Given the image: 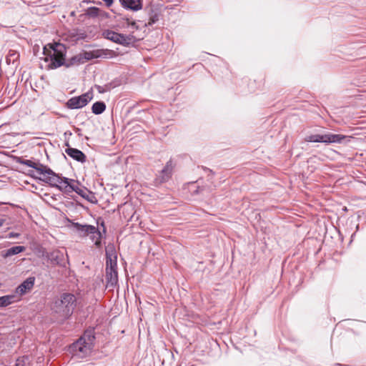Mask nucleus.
I'll list each match as a JSON object with an SVG mask.
<instances>
[{"label": "nucleus", "mask_w": 366, "mask_h": 366, "mask_svg": "<svg viewBox=\"0 0 366 366\" xmlns=\"http://www.w3.org/2000/svg\"><path fill=\"white\" fill-rule=\"evenodd\" d=\"M73 227L80 237H86L89 234L95 232V227L89 224H81L79 222H73Z\"/></svg>", "instance_id": "nucleus-11"}, {"label": "nucleus", "mask_w": 366, "mask_h": 366, "mask_svg": "<svg viewBox=\"0 0 366 366\" xmlns=\"http://www.w3.org/2000/svg\"><path fill=\"white\" fill-rule=\"evenodd\" d=\"M173 171L172 161L170 159L164 167L162 169L159 174L155 178V184H160L164 183L171 178Z\"/></svg>", "instance_id": "nucleus-9"}, {"label": "nucleus", "mask_w": 366, "mask_h": 366, "mask_svg": "<svg viewBox=\"0 0 366 366\" xmlns=\"http://www.w3.org/2000/svg\"><path fill=\"white\" fill-rule=\"evenodd\" d=\"M66 52V47L60 43L48 44L44 46L42 59L47 63L45 69H54L64 65Z\"/></svg>", "instance_id": "nucleus-1"}, {"label": "nucleus", "mask_w": 366, "mask_h": 366, "mask_svg": "<svg viewBox=\"0 0 366 366\" xmlns=\"http://www.w3.org/2000/svg\"><path fill=\"white\" fill-rule=\"evenodd\" d=\"M102 36L105 39L110 40L112 42L123 46H128L130 44L135 41V37L132 34L126 35L123 34H119L109 29L104 31L102 33Z\"/></svg>", "instance_id": "nucleus-6"}, {"label": "nucleus", "mask_w": 366, "mask_h": 366, "mask_svg": "<svg viewBox=\"0 0 366 366\" xmlns=\"http://www.w3.org/2000/svg\"><path fill=\"white\" fill-rule=\"evenodd\" d=\"M121 5L127 9L138 11L142 8V0H119Z\"/></svg>", "instance_id": "nucleus-16"}, {"label": "nucleus", "mask_w": 366, "mask_h": 366, "mask_svg": "<svg viewBox=\"0 0 366 366\" xmlns=\"http://www.w3.org/2000/svg\"><path fill=\"white\" fill-rule=\"evenodd\" d=\"M29 365V358L26 357H22L18 358L16 361L14 366H28Z\"/></svg>", "instance_id": "nucleus-24"}, {"label": "nucleus", "mask_w": 366, "mask_h": 366, "mask_svg": "<svg viewBox=\"0 0 366 366\" xmlns=\"http://www.w3.org/2000/svg\"><path fill=\"white\" fill-rule=\"evenodd\" d=\"M47 180V184L57 188L64 193L69 194L75 192L83 198H86V191L84 189L79 187L78 181L66 177H61L56 173Z\"/></svg>", "instance_id": "nucleus-2"}, {"label": "nucleus", "mask_w": 366, "mask_h": 366, "mask_svg": "<svg viewBox=\"0 0 366 366\" xmlns=\"http://www.w3.org/2000/svg\"><path fill=\"white\" fill-rule=\"evenodd\" d=\"M123 21L127 24V26H131L132 29H138V26L135 21H131L129 19H123Z\"/></svg>", "instance_id": "nucleus-26"}, {"label": "nucleus", "mask_w": 366, "mask_h": 366, "mask_svg": "<svg viewBox=\"0 0 366 366\" xmlns=\"http://www.w3.org/2000/svg\"><path fill=\"white\" fill-rule=\"evenodd\" d=\"M25 249L26 247L24 246H14L6 250L1 251V256L4 258H7L9 257L23 252L25 251Z\"/></svg>", "instance_id": "nucleus-17"}, {"label": "nucleus", "mask_w": 366, "mask_h": 366, "mask_svg": "<svg viewBox=\"0 0 366 366\" xmlns=\"http://www.w3.org/2000/svg\"><path fill=\"white\" fill-rule=\"evenodd\" d=\"M106 280L107 287H114L118 282L117 268H106Z\"/></svg>", "instance_id": "nucleus-14"}, {"label": "nucleus", "mask_w": 366, "mask_h": 366, "mask_svg": "<svg viewBox=\"0 0 366 366\" xmlns=\"http://www.w3.org/2000/svg\"><path fill=\"white\" fill-rule=\"evenodd\" d=\"M20 301L19 295L15 292L0 297V307H7L13 303Z\"/></svg>", "instance_id": "nucleus-15"}, {"label": "nucleus", "mask_w": 366, "mask_h": 366, "mask_svg": "<svg viewBox=\"0 0 366 366\" xmlns=\"http://www.w3.org/2000/svg\"><path fill=\"white\" fill-rule=\"evenodd\" d=\"M4 219H0V227H1L4 224Z\"/></svg>", "instance_id": "nucleus-31"}, {"label": "nucleus", "mask_w": 366, "mask_h": 366, "mask_svg": "<svg viewBox=\"0 0 366 366\" xmlns=\"http://www.w3.org/2000/svg\"><path fill=\"white\" fill-rule=\"evenodd\" d=\"M92 93L89 92L78 97H71L66 102V107L71 109L82 108L92 99Z\"/></svg>", "instance_id": "nucleus-8"}, {"label": "nucleus", "mask_w": 366, "mask_h": 366, "mask_svg": "<svg viewBox=\"0 0 366 366\" xmlns=\"http://www.w3.org/2000/svg\"><path fill=\"white\" fill-rule=\"evenodd\" d=\"M76 297L70 293H64L56 300L52 306V311L62 319L68 318L72 313L76 305Z\"/></svg>", "instance_id": "nucleus-4"}, {"label": "nucleus", "mask_w": 366, "mask_h": 366, "mask_svg": "<svg viewBox=\"0 0 366 366\" xmlns=\"http://www.w3.org/2000/svg\"><path fill=\"white\" fill-rule=\"evenodd\" d=\"M17 236H19L18 234H14L13 232L10 233V234H9L10 237H17Z\"/></svg>", "instance_id": "nucleus-30"}, {"label": "nucleus", "mask_w": 366, "mask_h": 366, "mask_svg": "<svg viewBox=\"0 0 366 366\" xmlns=\"http://www.w3.org/2000/svg\"><path fill=\"white\" fill-rule=\"evenodd\" d=\"M343 134H312L307 136L305 138L306 142H322L326 144L330 143H342L343 140L350 138Z\"/></svg>", "instance_id": "nucleus-5"}, {"label": "nucleus", "mask_w": 366, "mask_h": 366, "mask_svg": "<svg viewBox=\"0 0 366 366\" xmlns=\"http://www.w3.org/2000/svg\"><path fill=\"white\" fill-rule=\"evenodd\" d=\"M106 109V104L103 102H96L92 107V111L95 114H101Z\"/></svg>", "instance_id": "nucleus-21"}, {"label": "nucleus", "mask_w": 366, "mask_h": 366, "mask_svg": "<svg viewBox=\"0 0 366 366\" xmlns=\"http://www.w3.org/2000/svg\"><path fill=\"white\" fill-rule=\"evenodd\" d=\"M106 257L117 258L115 248L113 244H109L106 247Z\"/></svg>", "instance_id": "nucleus-22"}, {"label": "nucleus", "mask_w": 366, "mask_h": 366, "mask_svg": "<svg viewBox=\"0 0 366 366\" xmlns=\"http://www.w3.org/2000/svg\"><path fill=\"white\" fill-rule=\"evenodd\" d=\"M44 256L53 265H63L64 261V255L60 250L56 249L50 252H46Z\"/></svg>", "instance_id": "nucleus-10"}, {"label": "nucleus", "mask_w": 366, "mask_h": 366, "mask_svg": "<svg viewBox=\"0 0 366 366\" xmlns=\"http://www.w3.org/2000/svg\"><path fill=\"white\" fill-rule=\"evenodd\" d=\"M34 280V277H29L16 287L14 292L19 295L20 299L23 295L33 288Z\"/></svg>", "instance_id": "nucleus-12"}, {"label": "nucleus", "mask_w": 366, "mask_h": 366, "mask_svg": "<svg viewBox=\"0 0 366 366\" xmlns=\"http://www.w3.org/2000/svg\"><path fill=\"white\" fill-rule=\"evenodd\" d=\"M95 232L89 234L90 239L94 242L97 247L99 248L102 246V234L97 227H95Z\"/></svg>", "instance_id": "nucleus-20"}, {"label": "nucleus", "mask_w": 366, "mask_h": 366, "mask_svg": "<svg viewBox=\"0 0 366 366\" xmlns=\"http://www.w3.org/2000/svg\"><path fill=\"white\" fill-rule=\"evenodd\" d=\"M102 227H104V222H102ZM103 232H104V233H105V232H106V229H105V227H104V229H103Z\"/></svg>", "instance_id": "nucleus-32"}, {"label": "nucleus", "mask_w": 366, "mask_h": 366, "mask_svg": "<svg viewBox=\"0 0 366 366\" xmlns=\"http://www.w3.org/2000/svg\"><path fill=\"white\" fill-rule=\"evenodd\" d=\"M20 54L18 51L10 49L6 56V62L7 64H14L19 59Z\"/></svg>", "instance_id": "nucleus-18"}, {"label": "nucleus", "mask_w": 366, "mask_h": 366, "mask_svg": "<svg viewBox=\"0 0 366 366\" xmlns=\"http://www.w3.org/2000/svg\"><path fill=\"white\" fill-rule=\"evenodd\" d=\"M117 268V258L106 257V268Z\"/></svg>", "instance_id": "nucleus-23"}, {"label": "nucleus", "mask_w": 366, "mask_h": 366, "mask_svg": "<svg viewBox=\"0 0 366 366\" xmlns=\"http://www.w3.org/2000/svg\"><path fill=\"white\" fill-rule=\"evenodd\" d=\"M85 14L91 18L103 17L105 15V12L97 7L92 6L86 9Z\"/></svg>", "instance_id": "nucleus-19"}, {"label": "nucleus", "mask_w": 366, "mask_h": 366, "mask_svg": "<svg viewBox=\"0 0 366 366\" xmlns=\"http://www.w3.org/2000/svg\"><path fill=\"white\" fill-rule=\"evenodd\" d=\"M96 88H97V91L99 92V93H100V94L104 93L109 89V86L108 85H105V86L96 85Z\"/></svg>", "instance_id": "nucleus-27"}, {"label": "nucleus", "mask_w": 366, "mask_h": 366, "mask_svg": "<svg viewBox=\"0 0 366 366\" xmlns=\"http://www.w3.org/2000/svg\"><path fill=\"white\" fill-rule=\"evenodd\" d=\"M92 198H94V197L93 195H92V194L87 195L86 194V198H85L86 199H87L88 201H89L91 202H93V200H92Z\"/></svg>", "instance_id": "nucleus-29"}, {"label": "nucleus", "mask_w": 366, "mask_h": 366, "mask_svg": "<svg viewBox=\"0 0 366 366\" xmlns=\"http://www.w3.org/2000/svg\"><path fill=\"white\" fill-rule=\"evenodd\" d=\"M107 6H111L114 2V0H102Z\"/></svg>", "instance_id": "nucleus-28"}, {"label": "nucleus", "mask_w": 366, "mask_h": 366, "mask_svg": "<svg viewBox=\"0 0 366 366\" xmlns=\"http://www.w3.org/2000/svg\"><path fill=\"white\" fill-rule=\"evenodd\" d=\"M66 146L68 147L66 148L65 152L68 156L81 163L86 162V157L81 151L75 148L70 147L68 144H66Z\"/></svg>", "instance_id": "nucleus-13"}, {"label": "nucleus", "mask_w": 366, "mask_h": 366, "mask_svg": "<svg viewBox=\"0 0 366 366\" xmlns=\"http://www.w3.org/2000/svg\"><path fill=\"white\" fill-rule=\"evenodd\" d=\"M159 14L157 13H154L149 16V21L147 25L152 26L155 24L159 20Z\"/></svg>", "instance_id": "nucleus-25"}, {"label": "nucleus", "mask_w": 366, "mask_h": 366, "mask_svg": "<svg viewBox=\"0 0 366 366\" xmlns=\"http://www.w3.org/2000/svg\"><path fill=\"white\" fill-rule=\"evenodd\" d=\"M19 162L21 164L34 168L39 174L42 175V177H39V179L46 184L48 181L47 179L53 177L55 174V172L48 167L40 163L36 164L29 159H21Z\"/></svg>", "instance_id": "nucleus-7"}, {"label": "nucleus", "mask_w": 366, "mask_h": 366, "mask_svg": "<svg viewBox=\"0 0 366 366\" xmlns=\"http://www.w3.org/2000/svg\"><path fill=\"white\" fill-rule=\"evenodd\" d=\"M94 335L92 331H86L70 346V352L77 358H84L92 353L94 347Z\"/></svg>", "instance_id": "nucleus-3"}]
</instances>
